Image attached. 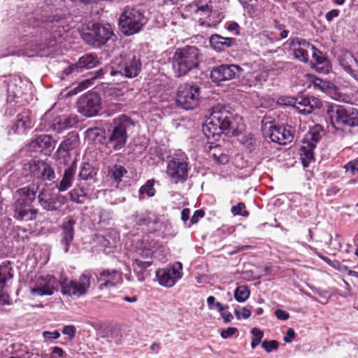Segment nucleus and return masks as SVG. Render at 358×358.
Instances as JSON below:
<instances>
[{
	"mask_svg": "<svg viewBox=\"0 0 358 358\" xmlns=\"http://www.w3.org/2000/svg\"><path fill=\"white\" fill-rule=\"evenodd\" d=\"M204 211L203 210H196L190 219L191 224H196L198 222L199 219L204 216Z\"/></svg>",
	"mask_w": 358,
	"mask_h": 358,
	"instance_id": "13d9d810",
	"label": "nucleus"
},
{
	"mask_svg": "<svg viewBox=\"0 0 358 358\" xmlns=\"http://www.w3.org/2000/svg\"><path fill=\"white\" fill-rule=\"evenodd\" d=\"M155 180L150 179L147 180L145 184L143 185L139 189L140 194H146L149 197H152L155 194V189L154 188Z\"/></svg>",
	"mask_w": 358,
	"mask_h": 358,
	"instance_id": "a19ab883",
	"label": "nucleus"
},
{
	"mask_svg": "<svg viewBox=\"0 0 358 358\" xmlns=\"http://www.w3.org/2000/svg\"><path fill=\"white\" fill-rule=\"evenodd\" d=\"M234 313L237 317V319H241V317H243L244 319H248L250 317L251 313L250 310L247 309L246 308H243L241 309V311H240L238 309H235Z\"/></svg>",
	"mask_w": 358,
	"mask_h": 358,
	"instance_id": "4d7b16f0",
	"label": "nucleus"
},
{
	"mask_svg": "<svg viewBox=\"0 0 358 358\" xmlns=\"http://www.w3.org/2000/svg\"><path fill=\"white\" fill-rule=\"evenodd\" d=\"M279 345L278 342L276 341H264L262 343V347L264 349V350L267 352H271L273 350H275L278 349Z\"/></svg>",
	"mask_w": 358,
	"mask_h": 358,
	"instance_id": "8fccbe9b",
	"label": "nucleus"
},
{
	"mask_svg": "<svg viewBox=\"0 0 358 358\" xmlns=\"http://www.w3.org/2000/svg\"><path fill=\"white\" fill-rule=\"evenodd\" d=\"M78 135L76 133H69L65 139L61 143L58 150L57 154L60 163L63 162L66 164L71 160L69 152L75 148L78 143Z\"/></svg>",
	"mask_w": 358,
	"mask_h": 358,
	"instance_id": "aec40b11",
	"label": "nucleus"
},
{
	"mask_svg": "<svg viewBox=\"0 0 358 358\" xmlns=\"http://www.w3.org/2000/svg\"><path fill=\"white\" fill-rule=\"evenodd\" d=\"M34 148L38 147L41 150L48 149L50 150L54 148L52 138L49 135H41L31 143Z\"/></svg>",
	"mask_w": 358,
	"mask_h": 358,
	"instance_id": "2f4dec72",
	"label": "nucleus"
},
{
	"mask_svg": "<svg viewBox=\"0 0 358 358\" xmlns=\"http://www.w3.org/2000/svg\"><path fill=\"white\" fill-rule=\"evenodd\" d=\"M152 264L151 261H141L138 259H135L133 262L134 271H139L140 270L147 271L146 269Z\"/></svg>",
	"mask_w": 358,
	"mask_h": 358,
	"instance_id": "a18cd8bd",
	"label": "nucleus"
},
{
	"mask_svg": "<svg viewBox=\"0 0 358 358\" xmlns=\"http://www.w3.org/2000/svg\"><path fill=\"white\" fill-rule=\"evenodd\" d=\"M63 116H64V119L66 120L65 125H64V127H66V129L73 127L78 122V117L76 115H74V116L63 115Z\"/></svg>",
	"mask_w": 358,
	"mask_h": 358,
	"instance_id": "5fc2aeb1",
	"label": "nucleus"
},
{
	"mask_svg": "<svg viewBox=\"0 0 358 358\" xmlns=\"http://www.w3.org/2000/svg\"><path fill=\"white\" fill-rule=\"evenodd\" d=\"M252 335V341L251 343V348L255 349L260 343L264 337V332L258 328H253L251 330Z\"/></svg>",
	"mask_w": 358,
	"mask_h": 358,
	"instance_id": "37998d69",
	"label": "nucleus"
},
{
	"mask_svg": "<svg viewBox=\"0 0 358 358\" xmlns=\"http://www.w3.org/2000/svg\"><path fill=\"white\" fill-rule=\"evenodd\" d=\"M339 10L332 9L326 13L325 18L328 22H331L334 18L339 15Z\"/></svg>",
	"mask_w": 358,
	"mask_h": 358,
	"instance_id": "bf43d9fd",
	"label": "nucleus"
},
{
	"mask_svg": "<svg viewBox=\"0 0 358 358\" xmlns=\"http://www.w3.org/2000/svg\"><path fill=\"white\" fill-rule=\"evenodd\" d=\"M116 71L114 64H113L112 66H105L104 68L100 69L99 71L95 72V76L93 77L94 78H101L103 75L106 73H109L111 76V71Z\"/></svg>",
	"mask_w": 358,
	"mask_h": 358,
	"instance_id": "3c124183",
	"label": "nucleus"
},
{
	"mask_svg": "<svg viewBox=\"0 0 358 358\" xmlns=\"http://www.w3.org/2000/svg\"><path fill=\"white\" fill-rule=\"evenodd\" d=\"M249 296L250 290L245 285L238 286L234 291V298L240 303L245 301Z\"/></svg>",
	"mask_w": 358,
	"mask_h": 358,
	"instance_id": "e433bc0d",
	"label": "nucleus"
},
{
	"mask_svg": "<svg viewBox=\"0 0 358 358\" xmlns=\"http://www.w3.org/2000/svg\"><path fill=\"white\" fill-rule=\"evenodd\" d=\"M38 203L46 210L54 211L59 209L56 199L48 190L42 189L38 195Z\"/></svg>",
	"mask_w": 358,
	"mask_h": 358,
	"instance_id": "bb28decb",
	"label": "nucleus"
},
{
	"mask_svg": "<svg viewBox=\"0 0 358 358\" xmlns=\"http://www.w3.org/2000/svg\"><path fill=\"white\" fill-rule=\"evenodd\" d=\"M210 45L217 50L224 47L229 48L236 44V40L231 37H223L219 34H213L210 38Z\"/></svg>",
	"mask_w": 358,
	"mask_h": 358,
	"instance_id": "c85d7f7f",
	"label": "nucleus"
},
{
	"mask_svg": "<svg viewBox=\"0 0 358 358\" xmlns=\"http://www.w3.org/2000/svg\"><path fill=\"white\" fill-rule=\"evenodd\" d=\"M136 252L138 255L141 256L143 258H149L152 255V251L150 247L144 246L139 247L137 248Z\"/></svg>",
	"mask_w": 358,
	"mask_h": 358,
	"instance_id": "603ef678",
	"label": "nucleus"
},
{
	"mask_svg": "<svg viewBox=\"0 0 358 358\" xmlns=\"http://www.w3.org/2000/svg\"><path fill=\"white\" fill-rule=\"evenodd\" d=\"M75 71L78 73L80 71V69L77 66V63L69 66L67 68L64 69L62 72L64 74L68 76Z\"/></svg>",
	"mask_w": 358,
	"mask_h": 358,
	"instance_id": "052dcab7",
	"label": "nucleus"
},
{
	"mask_svg": "<svg viewBox=\"0 0 358 358\" xmlns=\"http://www.w3.org/2000/svg\"><path fill=\"white\" fill-rule=\"evenodd\" d=\"M267 136L274 143L287 145L293 141L294 129L289 125H270Z\"/></svg>",
	"mask_w": 358,
	"mask_h": 358,
	"instance_id": "a211bd4d",
	"label": "nucleus"
},
{
	"mask_svg": "<svg viewBox=\"0 0 358 358\" xmlns=\"http://www.w3.org/2000/svg\"><path fill=\"white\" fill-rule=\"evenodd\" d=\"M214 162L217 164H225L229 162L228 155L221 152L220 149L215 148L211 155Z\"/></svg>",
	"mask_w": 358,
	"mask_h": 358,
	"instance_id": "ea45409f",
	"label": "nucleus"
},
{
	"mask_svg": "<svg viewBox=\"0 0 358 358\" xmlns=\"http://www.w3.org/2000/svg\"><path fill=\"white\" fill-rule=\"evenodd\" d=\"M64 18L63 15H59L58 14L52 16L42 15L41 19L36 17L29 18L33 28L40 29V34L42 37L43 35L46 36L48 32L51 31L49 38H46L44 43L36 45L34 48H31L34 53L30 55V57L34 56L35 54L39 55L41 57L46 56L48 54L46 52V50L50 48L54 47L57 39L62 36V32L65 31L63 25Z\"/></svg>",
	"mask_w": 358,
	"mask_h": 358,
	"instance_id": "7ed1b4c3",
	"label": "nucleus"
},
{
	"mask_svg": "<svg viewBox=\"0 0 358 358\" xmlns=\"http://www.w3.org/2000/svg\"><path fill=\"white\" fill-rule=\"evenodd\" d=\"M312 56L314 62H312L311 67L321 73H328L331 69V63L326 56L314 45H311Z\"/></svg>",
	"mask_w": 358,
	"mask_h": 358,
	"instance_id": "b1692460",
	"label": "nucleus"
},
{
	"mask_svg": "<svg viewBox=\"0 0 358 358\" xmlns=\"http://www.w3.org/2000/svg\"><path fill=\"white\" fill-rule=\"evenodd\" d=\"M213 6L212 5L211 1H209L208 3H204V1L201 0L196 3V8L195 10V13H199V12H201L204 15L208 16L213 12Z\"/></svg>",
	"mask_w": 358,
	"mask_h": 358,
	"instance_id": "4c0bfd02",
	"label": "nucleus"
},
{
	"mask_svg": "<svg viewBox=\"0 0 358 358\" xmlns=\"http://www.w3.org/2000/svg\"><path fill=\"white\" fill-rule=\"evenodd\" d=\"M290 45L294 47V57L299 60L307 62L308 60V51L303 49L301 45L306 47H310L311 44L307 42L305 39L301 38H294L292 39L290 42Z\"/></svg>",
	"mask_w": 358,
	"mask_h": 358,
	"instance_id": "cd10ccee",
	"label": "nucleus"
},
{
	"mask_svg": "<svg viewBox=\"0 0 358 358\" xmlns=\"http://www.w3.org/2000/svg\"><path fill=\"white\" fill-rule=\"evenodd\" d=\"M327 116L333 127L337 129L358 126V110L338 104L329 105Z\"/></svg>",
	"mask_w": 358,
	"mask_h": 358,
	"instance_id": "0eeeda50",
	"label": "nucleus"
},
{
	"mask_svg": "<svg viewBox=\"0 0 358 358\" xmlns=\"http://www.w3.org/2000/svg\"><path fill=\"white\" fill-rule=\"evenodd\" d=\"M130 220L137 227L148 226L151 222V218L145 213H136L130 217Z\"/></svg>",
	"mask_w": 358,
	"mask_h": 358,
	"instance_id": "f704fd0d",
	"label": "nucleus"
},
{
	"mask_svg": "<svg viewBox=\"0 0 358 358\" xmlns=\"http://www.w3.org/2000/svg\"><path fill=\"white\" fill-rule=\"evenodd\" d=\"M78 111L87 117L97 115L101 109V99L95 92L82 95L77 102Z\"/></svg>",
	"mask_w": 358,
	"mask_h": 358,
	"instance_id": "4468645a",
	"label": "nucleus"
},
{
	"mask_svg": "<svg viewBox=\"0 0 358 358\" xmlns=\"http://www.w3.org/2000/svg\"><path fill=\"white\" fill-rule=\"evenodd\" d=\"M182 264L176 262L170 266L157 269L156 277L162 286L172 287L182 278Z\"/></svg>",
	"mask_w": 358,
	"mask_h": 358,
	"instance_id": "2eb2a0df",
	"label": "nucleus"
},
{
	"mask_svg": "<svg viewBox=\"0 0 358 358\" xmlns=\"http://www.w3.org/2000/svg\"><path fill=\"white\" fill-rule=\"evenodd\" d=\"M75 71L78 73L80 71V69L77 66V63L69 66L67 68L64 69L62 72L64 74L68 76Z\"/></svg>",
	"mask_w": 358,
	"mask_h": 358,
	"instance_id": "680f3d73",
	"label": "nucleus"
},
{
	"mask_svg": "<svg viewBox=\"0 0 358 358\" xmlns=\"http://www.w3.org/2000/svg\"><path fill=\"white\" fill-rule=\"evenodd\" d=\"M31 119L26 113L17 115L13 128L14 132L17 134L23 133L27 128L31 127Z\"/></svg>",
	"mask_w": 358,
	"mask_h": 358,
	"instance_id": "7c9ffc66",
	"label": "nucleus"
},
{
	"mask_svg": "<svg viewBox=\"0 0 358 358\" xmlns=\"http://www.w3.org/2000/svg\"><path fill=\"white\" fill-rule=\"evenodd\" d=\"M99 282V289H110L122 281V273L116 269H104L97 278Z\"/></svg>",
	"mask_w": 358,
	"mask_h": 358,
	"instance_id": "6ab92c4d",
	"label": "nucleus"
},
{
	"mask_svg": "<svg viewBox=\"0 0 358 358\" xmlns=\"http://www.w3.org/2000/svg\"><path fill=\"white\" fill-rule=\"evenodd\" d=\"M321 101L315 96H299L294 99V107L302 114H310L314 109L322 107Z\"/></svg>",
	"mask_w": 358,
	"mask_h": 358,
	"instance_id": "4be33fe9",
	"label": "nucleus"
},
{
	"mask_svg": "<svg viewBox=\"0 0 358 358\" xmlns=\"http://www.w3.org/2000/svg\"><path fill=\"white\" fill-rule=\"evenodd\" d=\"M43 335L45 339H57L60 336V334L57 331H44Z\"/></svg>",
	"mask_w": 358,
	"mask_h": 358,
	"instance_id": "e2e57ef3",
	"label": "nucleus"
},
{
	"mask_svg": "<svg viewBox=\"0 0 358 358\" xmlns=\"http://www.w3.org/2000/svg\"><path fill=\"white\" fill-rule=\"evenodd\" d=\"M38 189L39 185L34 183L16 190L15 200L11 206L14 218L22 221L35 219L37 210L34 208L32 203L36 199Z\"/></svg>",
	"mask_w": 358,
	"mask_h": 358,
	"instance_id": "20e7f679",
	"label": "nucleus"
},
{
	"mask_svg": "<svg viewBox=\"0 0 358 358\" xmlns=\"http://www.w3.org/2000/svg\"><path fill=\"white\" fill-rule=\"evenodd\" d=\"M97 238H98V241L104 248H112L113 246V243H112L109 240L106 239V238L104 237L103 236H98Z\"/></svg>",
	"mask_w": 358,
	"mask_h": 358,
	"instance_id": "0e129e2a",
	"label": "nucleus"
},
{
	"mask_svg": "<svg viewBox=\"0 0 358 358\" xmlns=\"http://www.w3.org/2000/svg\"><path fill=\"white\" fill-rule=\"evenodd\" d=\"M313 84L316 87H318L322 92H327L331 88V83L329 81L323 80L321 78H315Z\"/></svg>",
	"mask_w": 358,
	"mask_h": 358,
	"instance_id": "de8ad7c7",
	"label": "nucleus"
},
{
	"mask_svg": "<svg viewBox=\"0 0 358 358\" xmlns=\"http://www.w3.org/2000/svg\"><path fill=\"white\" fill-rule=\"evenodd\" d=\"M76 171V160L71 162L70 165L65 169L62 180L57 183L56 187L59 192H64L72 185Z\"/></svg>",
	"mask_w": 358,
	"mask_h": 358,
	"instance_id": "393cba45",
	"label": "nucleus"
},
{
	"mask_svg": "<svg viewBox=\"0 0 358 358\" xmlns=\"http://www.w3.org/2000/svg\"><path fill=\"white\" fill-rule=\"evenodd\" d=\"M201 87L195 83H187L178 88L176 103L178 107L186 110H194L199 105L201 100Z\"/></svg>",
	"mask_w": 358,
	"mask_h": 358,
	"instance_id": "1a4fd4ad",
	"label": "nucleus"
},
{
	"mask_svg": "<svg viewBox=\"0 0 358 358\" xmlns=\"http://www.w3.org/2000/svg\"><path fill=\"white\" fill-rule=\"evenodd\" d=\"M76 220L69 218L64 221L62 226L60 245L65 253H68L74 238V226Z\"/></svg>",
	"mask_w": 358,
	"mask_h": 358,
	"instance_id": "5701e85b",
	"label": "nucleus"
},
{
	"mask_svg": "<svg viewBox=\"0 0 358 358\" xmlns=\"http://www.w3.org/2000/svg\"><path fill=\"white\" fill-rule=\"evenodd\" d=\"M65 121L66 120L63 115L55 117L51 124L52 129L57 132L66 129V127H64Z\"/></svg>",
	"mask_w": 358,
	"mask_h": 358,
	"instance_id": "c03bdc74",
	"label": "nucleus"
},
{
	"mask_svg": "<svg viewBox=\"0 0 358 358\" xmlns=\"http://www.w3.org/2000/svg\"><path fill=\"white\" fill-rule=\"evenodd\" d=\"M78 177L80 180H87L93 178V167L89 163H84L81 168Z\"/></svg>",
	"mask_w": 358,
	"mask_h": 358,
	"instance_id": "58836bf2",
	"label": "nucleus"
},
{
	"mask_svg": "<svg viewBox=\"0 0 358 358\" xmlns=\"http://www.w3.org/2000/svg\"><path fill=\"white\" fill-rule=\"evenodd\" d=\"M188 158L185 154L178 155L169 162L166 173L174 182H184L188 176Z\"/></svg>",
	"mask_w": 358,
	"mask_h": 358,
	"instance_id": "ddd939ff",
	"label": "nucleus"
},
{
	"mask_svg": "<svg viewBox=\"0 0 358 358\" xmlns=\"http://www.w3.org/2000/svg\"><path fill=\"white\" fill-rule=\"evenodd\" d=\"M62 333L64 335L69 336L70 339H72L76 335V329L73 325H66L64 327Z\"/></svg>",
	"mask_w": 358,
	"mask_h": 358,
	"instance_id": "6e6d98bb",
	"label": "nucleus"
},
{
	"mask_svg": "<svg viewBox=\"0 0 358 358\" xmlns=\"http://www.w3.org/2000/svg\"><path fill=\"white\" fill-rule=\"evenodd\" d=\"M245 203L240 202L236 206H234L231 212L234 215H242L243 217H247L249 215V213L245 210Z\"/></svg>",
	"mask_w": 358,
	"mask_h": 358,
	"instance_id": "49530a36",
	"label": "nucleus"
},
{
	"mask_svg": "<svg viewBox=\"0 0 358 358\" xmlns=\"http://www.w3.org/2000/svg\"><path fill=\"white\" fill-rule=\"evenodd\" d=\"M13 269L8 264L0 265V289H3L8 280L13 278ZM0 304H9V296L3 290L0 291Z\"/></svg>",
	"mask_w": 358,
	"mask_h": 358,
	"instance_id": "a878e982",
	"label": "nucleus"
},
{
	"mask_svg": "<svg viewBox=\"0 0 358 358\" xmlns=\"http://www.w3.org/2000/svg\"><path fill=\"white\" fill-rule=\"evenodd\" d=\"M91 278L92 275L87 271L80 276L78 282L66 277H62L59 282L55 277L48 275L38 280L37 285L31 289V292L38 296L52 295L60 285L63 294L78 298L87 293Z\"/></svg>",
	"mask_w": 358,
	"mask_h": 358,
	"instance_id": "f257e3e1",
	"label": "nucleus"
},
{
	"mask_svg": "<svg viewBox=\"0 0 358 358\" xmlns=\"http://www.w3.org/2000/svg\"><path fill=\"white\" fill-rule=\"evenodd\" d=\"M24 170L28 171L31 176L43 180L53 181L56 177L54 169L43 161H32L26 164Z\"/></svg>",
	"mask_w": 358,
	"mask_h": 358,
	"instance_id": "f3484780",
	"label": "nucleus"
},
{
	"mask_svg": "<svg viewBox=\"0 0 358 358\" xmlns=\"http://www.w3.org/2000/svg\"><path fill=\"white\" fill-rule=\"evenodd\" d=\"M69 195L72 201L77 203H83L87 194L83 189H74L73 191L69 192Z\"/></svg>",
	"mask_w": 358,
	"mask_h": 358,
	"instance_id": "79ce46f5",
	"label": "nucleus"
},
{
	"mask_svg": "<svg viewBox=\"0 0 358 358\" xmlns=\"http://www.w3.org/2000/svg\"><path fill=\"white\" fill-rule=\"evenodd\" d=\"M127 173V171L124 167L115 164L108 169V176L119 183L122 180V178Z\"/></svg>",
	"mask_w": 358,
	"mask_h": 358,
	"instance_id": "473e14b6",
	"label": "nucleus"
},
{
	"mask_svg": "<svg viewBox=\"0 0 358 358\" xmlns=\"http://www.w3.org/2000/svg\"><path fill=\"white\" fill-rule=\"evenodd\" d=\"M295 337V331L293 329L289 328L287 329L286 336L284 337L283 341L285 343H291L292 339Z\"/></svg>",
	"mask_w": 358,
	"mask_h": 358,
	"instance_id": "774afa93",
	"label": "nucleus"
},
{
	"mask_svg": "<svg viewBox=\"0 0 358 358\" xmlns=\"http://www.w3.org/2000/svg\"><path fill=\"white\" fill-rule=\"evenodd\" d=\"M201 60L199 50L195 46L186 45L177 48L172 58V68L176 77H182L198 69Z\"/></svg>",
	"mask_w": 358,
	"mask_h": 358,
	"instance_id": "423d86ee",
	"label": "nucleus"
},
{
	"mask_svg": "<svg viewBox=\"0 0 358 358\" xmlns=\"http://www.w3.org/2000/svg\"><path fill=\"white\" fill-rule=\"evenodd\" d=\"M338 59L340 66L346 73L358 78V61L350 51L342 50Z\"/></svg>",
	"mask_w": 358,
	"mask_h": 358,
	"instance_id": "412c9836",
	"label": "nucleus"
},
{
	"mask_svg": "<svg viewBox=\"0 0 358 358\" xmlns=\"http://www.w3.org/2000/svg\"><path fill=\"white\" fill-rule=\"evenodd\" d=\"M99 64V60L97 56L92 53L85 54L77 62V66L80 70L82 69H92Z\"/></svg>",
	"mask_w": 358,
	"mask_h": 358,
	"instance_id": "c756f323",
	"label": "nucleus"
},
{
	"mask_svg": "<svg viewBox=\"0 0 358 358\" xmlns=\"http://www.w3.org/2000/svg\"><path fill=\"white\" fill-rule=\"evenodd\" d=\"M113 64L116 71H111V76H121L132 78L136 77L141 70L140 55L134 52L121 54Z\"/></svg>",
	"mask_w": 358,
	"mask_h": 358,
	"instance_id": "6e6552de",
	"label": "nucleus"
},
{
	"mask_svg": "<svg viewBox=\"0 0 358 358\" xmlns=\"http://www.w3.org/2000/svg\"><path fill=\"white\" fill-rule=\"evenodd\" d=\"M145 23L146 19L139 10L128 8L120 15L119 25L124 34L131 36L140 31Z\"/></svg>",
	"mask_w": 358,
	"mask_h": 358,
	"instance_id": "9b49d317",
	"label": "nucleus"
},
{
	"mask_svg": "<svg viewBox=\"0 0 358 358\" xmlns=\"http://www.w3.org/2000/svg\"><path fill=\"white\" fill-rule=\"evenodd\" d=\"M243 72V68L236 64H222L213 68L210 78L215 83L229 80L240 77Z\"/></svg>",
	"mask_w": 358,
	"mask_h": 358,
	"instance_id": "dca6fc26",
	"label": "nucleus"
},
{
	"mask_svg": "<svg viewBox=\"0 0 358 358\" xmlns=\"http://www.w3.org/2000/svg\"><path fill=\"white\" fill-rule=\"evenodd\" d=\"M275 315L278 319L282 320H287L289 317V314L281 309H277L275 312Z\"/></svg>",
	"mask_w": 358,
	"mask_h": 358,
	"instance_id": "338daca9",
	"label": "nucleus"
},
{
	"mask_svg": "<svg viewBox=\"0 0 358 358\" xmlns=\"http://www.w3.org/2000/svg\"><path fill=\"white\" fill-rule=\"evenodd\" d=\"M7 85V92L8 96H13L14 97H18L22 94V90L20 87H17V83L21 81L17 78H10L8 80H6Z\"/></svg>",
	"mask_w": 358,
	"mask_h": 358,
	"instance_id": "c9c22d12",
	"label": "nucleus"
},
{
	"mask_svg": "<svg viewBox=\"0 0 358 358\" xmlns=\"http://www.w3.org/2000/svg\"><path fill=\"white\" fill-rule=\"evenodd\" d=\"M134 126L133 120L126 115L114 118L105 136L107 147L114 150L122 149L127 142L129 132Z\"/></svg>",
	"mask_w": 358,
	"mask_h": 358,
	"instance_id": "39448f33",
	"label": "nucleus"
},
{
	"mask_svg": "<svg viewBox=\"0 0 358 358\" xmlns=\"http://www.w3.org/2000/svg\"><path fill=\"white\" fill-rule=\"evenodd\" d=\"M238 331L236 327H229L226 329H223L221 331L220 336L224 339H227L234 336Z\"/></svg>",
	"mask_w": 358,
	"mask_h": 358,
	"instance_id": "864d4df0",
	"label": "nucleus"
},
{
	"mask_svg": "<svg viewBox=\"0 0 358 358\" xmlns=\"http://www.w3.org/2000/svg\"><path fill=\"white\" fill-rule=\"evenodd\" d=\"M268 78L267 73L264 71L254 72L249 75L248 80L250 86L262 85Z\"/></svg>",
	"mask_w": 358,
	"mask_h": 358,
	"instance_id": "72a5a7b5",
	"label": "nucleus"
},
{
	"mask_svg": "<svg viewBox=\"0 0 358 358\" xmlns=\"http://www.w3.org/2000/svg\"><path fill=\"white\" fill-rule=\"evenodd\" d=\"M347 170L350 169L352 173H355L356 172L358 173V159L350 162L346 166H345Z\"/></svg>",
	"mask_w": 358,
	"mask_h": 358,
	"instance_id": "69168bd1",
	"label": "nucleus"
},
{
	"mask_svg": "<svg viewBox=\"0 0 358 358\" xmlns=\"http://www.w3.org/2000/svg\"><path fill=\"white\" fill-rule=\"evenodd\" d=\"M241 117L224 108H214L203 125L202 131L208 139L218 141L222 131L236 135L240 130Z\"/></svg>",
	"mask_w": 358,
	"mask_h": 358,
	"instance_id": "f03ea898",
	"label": "nucleus"
},
{
	"mask_svg": "<svg viewBox=\"0 0 358 358\" xmlns=\"http://www.w3.org/2000/svg\"><path fill=\"white\" fill-rule=\"evenodd\" d=\"M91 81L89 79L83 80L80 82L75 88L69 91V93L71 94H76L88 88L91 85Z\"/></svg>",
	"mask_w": 358,
	"mask_h": 358,
	"instance_id": "09e8293b",
	"label": "nucleus"
},
{
	"mask_svg": "<svg viewBox=\"0 0 358 358\" xmlns=\"http://www.w3.org/2000/svg\"><path fill=\"white\" fill-rule=\"evenodd\" d=\"M321 138V127L319 125L315 126L304 136L299 150L301 159L304 167H308L309 164L314 160L313 150Z\"/></svg>",
	"mask_w": 358,
	"mask_h": 358,
	"instance_id": "f8f14e48",
	"label": "nucleus"
},
{
	"mask_svg": "<svg viewBox=\"0 0 358 358\" xmlns=\"http://www.w3.org/2000/svg\"><path fill=\"white\" fill-rule=\"evenodd\" d=\"M113 34L109 24L89 23L83 31L82 38L88 45L100 48L108 42Z\"/></svg>",
	"mask_w": 358,
	"mask_h": 358,
	"instance_id": "9d476101",
	"label": "nucleus"
}]
</instances>
